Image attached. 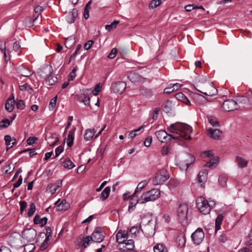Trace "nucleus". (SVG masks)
<instances>
[{"mask_svg":"<svg viewBox=\"0 0 252 252\" xmlns=\"http://www.w3.org/2000/svg\"><path fill=\"white\" fill-rule=\"evenodd\" d=\"M168 130L173 134H168L164 130H159L155 132V134L159 141L161 142H167L172 138L178 139L183 138L184 139L189 140L191 138L190 134L192 131V127L185 124L177 122L171 124Z\"/></svg>","mask_w":252,"mask_h":252,"instance_id":"1","label":"nucleus"},{"mask_svg":"<svg viewBox=\"0 0 252 252\" xmlns=\"http://www.w3.org/2000/svg\"><path fill=\"white\" fill-rule=\"evenodd\" d=\"M196 207L202 214L207 215L210 213L212 207L216 203L213 200H206L203 196H199L196 199Z\"/></svg>","mask_w":252,"mask_h":252,"instance_id":"2","label":"nucleus"},{"mask_svg":"<svg viewBox=\"0 0 252 252\" xmlns=\"http://www.w3.org/2000/svg\"><path fill=\"white\" fill-rule=\"evenodd\" d=\"M160 191L158 189H153L149 191L144 192L141 195V201L144 203L153 201L158 199L160 196Z\"/></svg>","mask_w":252,"mask_h":252,"instance_id":"3","label":"nucleus"},{"mask_svg":"<svg viewBox=\"0 0 252 252\" xmlns=\"http://www.w3.org/2000/svg\"><path fill=\"white\" fill-rule=\"evenodd\" d=\"M188 206L185 203L181 204L177 209V216L180 223L183 225L187 224Z\"/></svg>","mask_w":252,"mask_h":252,"instance_id":"4","label":"nucleus"},{"mask_svg":"<svg viewBox=\"0 0 252 252\" xmlns=\"http://www.w3.org/2000/svg\"><path fill=\"white\" fill-rule=\"evenodd\" d=\"M169 178L168 171L165 169H160L153 180L154 185H158L164 183Z\"/></svg>","mask_w":252,"mask_h":252,"instance_id":"5","label":"nucleus"},{"mask_svg":"<svg viewBox=\"0 0 252 252\" xmlns=\"http://www.w3.org/2000/svg\"><path fill=\"white\" fill-rule=\"evenodd\" d=\"M191 239L194 244L199 245L204 238V233L202 229H197L191 235Z\"/></svg>","mask_w":252,"mask_h":252,"instance_id":"6","label":"nucleus"},{"mask_svg":"<svg viewBox=\"0 0 252 252\" xmlns=\"http://www.w3.org/2000/svg\"><path fill=\"white\" fill-rule=\"evenodd\" d=\"M238 107L237 102L233 99H228L223 102L222 108L225 111H231L236 109Z\"/></svg>","mask_w":252,"mask_h":252,"instance_id":"7","label":"nucleus"},{"mask_svg":"<svg viewBox=\"0 0 252 252\" xmlns=\"http://www.w3.org/2000/svg\"><path fill=\"white\" fill-rule=\"evenodd\" d=\"M93 241L97 243L101 242L104 238V235L102 231V229L101 227H96L92 234Z\"/></svg>","mask_w":252,"mask_h":252,"instance_id":"8","label":"nucleus"},{"mask_svg":"<svg viewBox=\"0 0 252 252\" xmlns=\"http://www.w3.org/2000/svg\"><path fill=\"white\" fill-rule=\"evenodd\" d=\"M90 94H91L90 89H86L83 91L82 93L78 96V101L80 102L84 103L86 105L90 106Z\"/></svg>","mask_w":252,"mask_h":252,"instance_id":"9","label":"nucleus"},{"mask_svg":"<svg viewBox=\"0 0 252 252\" xmlns=\"http://www.w3.org/2000/svg\"><path fill=\"white\" fill-rule=\"evenodd\" d=\"M111 88L114 93L121 94L126 88V83L123 81H119L112 84Z\"/></svg>","mask_w":252,"mask_h":252,"instance_id":"10","label":"nucleus"},{"mask_svg":"<svg viewBox=\"0 0 252 252\" xmlns=\"http://www.w3.org/2000/svg\"><path fill=\"white\" fill-rule=\"evenodd\" d=\"M36 235V231L33 228L27 229L23 231V238L29 241H32L34 240Z\"/></svg>","mask_w":252,"mask_h":252,"instance_id":"11","label":"nucleus"},{"mask_svg":"<svg viewBox=\"0 0 252 252\" xmlns=\"http://www.w3.org/2000/svg\"><path fill=\"white\" fill-rule=\"evenodd\" d=\"M141 196L139 198H138V196L136 194L134 193L131 196L130 201H129V205L128 206V211L129 212L133 211L137 204V203L140 204H144V202H142L141 201Z\"/></svg>","mask_w":252,"mask_h":252,"instance_id":"12","label":"nucleus"},{"mask_svg":"<svg viewBox=\"0 0 252 252\" xmlns=\"http://www.w3.org/2000/svg\"><path fill=\"white\" fill-rule=\"evenodd\" d=\"M127 77L130 81L134 83H144L146 81L145 77L133 71L128 74Z\"/></svg>","mask_w":252,"mask_h":252,"instance_id":"13","label":"nucleus"},{"mask_svg":"<svg viewBox=\"0 0 252 252\" xmlns=\"http://www.w3.org/2000/svg\"><path fill=\"white\" fill-rule=\"evenodd\" d=\"M235 162L239 169L246 168L249 164V161L247 159L240 156H236Z\"/></svg>","mask_w":252,"mask_h":252,"instance_id":"14","label":"nucleus"},{"mask_svg":"<svg viewBox=\"0 0 252 252\" xmlns=\"http://www.w3.org/2000/svg\"><path fill=\"white\" fill-rule=\"evenodd\" d=\"M129 238V235L127 231L119 230L116 234L117 241L119 243L120 245H122L123 242H125L126 240Z\"/></svg>","mask_w":252,"mask_h":252,"instance_id":"15","label":"nucleus"},{"mask_svg":"<svg viewBox=\"0 0 252 252\" xmlns=\"http://www.w3.org/2000/svg\"><path fill=\"white\" fill-rule=\"evenodd\" d=\"M207 134L214 139H218L221 134V131L217 128H210L207 130Z\"/></svg>","mask_w":252,"mask_h":252,"instance_id":"16","label":"nucleus"},{"mask_svg":"<svg viewBox=\"0 0 252 252\" xmlns=\"http://www.w3.org/2000/svg\"><path fill=\"white\" fill-rule=\"evenodd\" d=\"M208 172L205 170H201L198 175V182L202 186L206 182L207 179Z\"/></svg>","mask_w":252,"mask_h":252,"instance_id":"17","label":"nucleus"},{"mask_svg":"<svg viewBox=\"0 0 252 252\" xmlns=\"http://www.w3.org/2000/svg\"><path fill=\"white\" fill-rule=\"evenodd\" d=\"M182 86V84L176 83L174 84H170L169 86L165 88L164 90V93L165 94H170L172 92L177 90L179 88Z\"/></svg>","mask_w":252,"mask_h":252,"instance_id":"18","label":"nucleus"},{"mask_svg":"<svg viewBox=\"0 0 252 252\" xmlns=\"http://www.w3.org/2000/svg\"><path fill=\"white\" fill-rule=\"evenodd\" d=\"M200 92L208 96H214L217 94V89L212 86L209 85L208 89L205 92H202L198 90Z\"/></svg>","mask_w":252,"mask_h":252,"instance_id":"19","label":"nucleus"},{"mask_svg":"<svg viewBox=\"0 0 252 252\" xmlns=\"http://www.w3.org/2000/svg\"><path fill=\"white\" fill-rule=\"evenodd\" d=\"M75 131V128L69 131L67 138L66 140L67 145L68 147H71L73 144V141L74 139V133Z\"/></svg>","mask_w":252,"mask_h":252,"instance_id":"20","label":"nucleus"},{"mask_svg":"<svg viewBox=\"0 0 252 252\" xmlns=\"http://www.w3.org/2000/svg\"><path fill=\"white\" fill-rule=\"evenodd\" d=\"M14 99L9 98L7 99L5 105V109L9 112L12 111L14 108Z\"/></svg>","mask_w":252,"mask_h":252,"instance_id":"21","label":"nucleus"},{"mask_svg":"<svg viewBox=\"0 0 252 252\" xmlns=\"http://www.w3.org/2000/svg\"><path fill=\"white\" fill-rule=\"evenodd\" d=\"M96 130L94 128L87 129L84 134L85 139L87 141L91 140Z\"/></svg>","mask_w":252,"mask_h":252,"instance_id":"22","label":"nucleus"},{"mask_svg":"<svg viewBox=\"0 0 252 252\" xmlns=\"http://www.w3.org/2000/svg\"><path fill=\"white\" fill-rule=\"evenodd\" d=\"M43 10V8L40 5H37L34 7L33 22H34L37 19L39 15L41 14Z\"/></svg>","mask_w":252,"mask_h":252,"instance_id":"23","label":"nucleus"},{"mask_svg":"<svg viewBox=\"0 0 252 252\" xmlns=\"http://www.w3.org/2000/svg\"><path fill=\"white\" fill-rule=\"evenodd\" d=\"M154 252H167V248L162 244H157L154 247Z\"/></svg>","mask_w":252,"mask_h":252,"instance_id":"24","label":"nucleus"},{"mask_svg":"<svg viewBox=\"0 0 252 252\" xmlns=\"http://www.w3.org/2000/svg\"><path fill=\"white\" fill-rule=\"evenodd\" d=\"M110 190V187H106L101 193V195L100 196V200L102 201H104L105 200H106L109 196Z\"/></svg>","mask_w":252,"mask_h":252,"instance_id":"25","label":"nucleus"},{"mask_svg":"<svg viewBox=\"0 0 252 252\" xmlns=\"http://www.w3.org/2000/svg\"><path fill=\"white\" fill-rule=\"evenodd\" d=\"M223 217L222 215H219L217 217L215 220V230L218 231L220 229Z\"/></svg>","mask_w":252,"mask_h":252,"instance_id":"26","label":"nucleus"},{"mask_svg":"<svg viewBox=\"0 0 252 252\" xmlns=\"http://www.w3.org/2000/svg\"><path fill=\"white\" fill-rule=\"evenodd\" d=\"M68 204L65 200H63L59 205H57L56 210L58 211H65L68 208Z\"/></svg>","mask_w":252,"mask_h":252,"instance_id":"27","label":"nucleus"},{"mask_svg":"<svg viewBox=\"0 0 252 252\" xmlns=\"http://www.w3.org/2000/svg\"><path fill=\"white\" fill-rule=\"evenodd\" d=\"M227 179L228 178L226 175L224 174L220 175L219 177V185L222 187H224L226 185Z\"/></svg>","mask_w":252,"mask_h":252,"instance_id":"28","label":"nucleus"},{"mask_svg":"<svg viewBox=\"0 0 252 252\" xmlns=\"http://www.w3.org/2000/svg\"><path fill=\"white\" fill-rule=\"evenodd\" d=\"M176 242L179 247L182 248L186 243L185 237L183 235L178 236L176 238Z\"/></svg>","mask_w":252,"mask_h":252,"instance_id":"29","label":"nucleus"},{"mask_svg":"<svg viewBox=\"0 0 252 252\" xmlns=\"http://www.w3.org/2000/svg\"><path fill=\"white\" fill-rule=\"evenodd\" d=\"M122 244L125 245V246H124V247H125V248L127 250H132L134 247V241L132 239H127L126 240V242H123Z\"/></svg>","mask_w":252,"mask_h":252,"instance_id":"30","label":"nucleus"},{"mask_svg":"<svg viewBox=\"0 0 252 252\" xmlns=\"http://www.w3.org/2000/svg\"><path fill=\"white\" fill-rule=\"evenodd\" d=\"M19 73L24 77H29L32 74L31 70L28 68H22L19 70Z\"/></svg>","mask_w":252,"mask_h":252,"instance_id":"31","label":"nucleus"},{"mask_svg":"<svg viewBox=\"0 0 252 252\" xmlns=\"http://www.w3.org/2000/svg\"><path fill=\"white\" fill-rule=\"evenodd\" d=\"M46 81L47 83L49 85H53L57 81V78L56 77H54L50 74L48 76H45Z\"/></svg>","mask_w":252,"mask_h":252,"instance_id":"32","label":"nucleus"},{"mask_svg":"<svg viewBox=\"0 0 252 252\" xmlns=\"http://www.w3.org/2000/svg\"><path fill=\"white\" fill-rule=\"evenodd\" d=\"M147 184V182L146 180L142 181L141 182H140L138 186L135 189V190L134 191L135 194L138 193L139 192L141 191L142 189L146 186Z\"/></svg>","mask_w":252,"mask_h":252,"instance_id":"33","label":"nucleus"},{"mask_svg":"<svg viewBox=\"0 0 252 252\" xmlns=\"http://www.w3.org/2000/svg\"><path fill=\"white\" fill-rule=\"evenodd\" d=\"M93 241L92 237L91 236H88L85 237H83L82 240V246L86 248L89 245L91 242Z\"/></svg>","mask_w":252,"mask_h":252,"instance_id":"34","label":"nucleus"},{"mask_svg":"<svg viewBox=\"0 0 252 252\" xmlns=\"http://www.w3.org/2000/svg\"><path fill=\"white\" fill-rule=\"evenodd\" d=\"M179 184V182L177 179H171L168 183V186L170 189L177 187Z\"/></svg>","mask_w":252,"mask_h":252,"instance_id":"35","label":"nucleus"},{"mask_svg":"<svg viewBox=\"0 0 252 252\" xmlns=\"http://www.w3.org/2000/svg\"><path fill=\"white\" fill-rule=\"evenodd\" d=\"M63 166L69 169H71L73 168L75 165L73 163V162L68 158L66 159L63 162Z\"/></svg>","mask_w":252,"mask_h":252,"instance_id":"36","label":"nucleus"},{"mask_svg":"<svg viewBox=\"0 0 252 252\" xmlns=\"http://www.w3.org/2000/svg\"><path fill=\"white\" fill-rule=\"evenodd\" d=\"M119 23V21H114L111 24L106 25L105 28L106 30L110 31L113 29H115Z\"/></svg>","mask_w":252,"mask_h":252,"instance_id":"37","label":"nucleus"},{"mask_svg":"<svg viewBox=\"0 0 252 252\" xmlns=\"http://www.w3.org/2000/svg\"><path fill=\"white\" fill-rule=\"evenodd\" d=\"M36 210L35 205L34 203H31L30 205V208L29 209V211L28 212V216L31 217H32L34 213H35Z\"/></svg>","mask_w":252,"mask_h":252,"instance_id":"38","label":"nucleus"},{"mask_svg":"<svg viewBox=\"0 0 252 252\" xmlns=\"http://www.w3.org/2000/svg\"><path fill=\"white\" fill-rule=\"evenodd\" d=\"M140 229L137 226H132L131 227L130 229L129 230V233L132 235L134 236H136L137 234L139 233Z\"/></svg>","mask_w":252,"mask_h":252,"instance_id":"39","label":"nucleus"},{"mask_svg":"<svg viewBox=\"0 0 252 252\" xmlns=\"http://www.w3.org/2000/svg\"><path fill=\"white\" fill-rule=\"evenodd\" d=\"M13 165H11V164H8L4 167L3 171L4 173L9 174L11 173L13 171Z\"/></svg>","mask_w":252,"mask_h":252,"instance_id":"40","label":"nucleus"},{"mask_svg":"<svg viewBox=\"0 0 252 252\" xmlns=\"http://www.w3.org/2000/svg\"><path fill=\"white\" fill-rule=\"evenodd\" d=\"M219 162L218 157L216 158H214L213 159H211L210 161H208L205 165L207 167H211L213 166L214 164H217Z\"/></svg>","mask_w":252,"mask_h":252,"instance_id":"41","label":"nucleus"},{"mask_svg":"<svg viewBox=\"0 0 252 252\" xmlns=\"http://www.w3.org/2000/svg\"><path fill=\"white\" fill-rule=\"evenodd\" d=\"M101 86L100 84H97L95 86V87L93 90H91V93H93L94 95H97L100 91Z\"/></svg>","mask_w":252,"mask_h":252,"instance_id":"42","label":"nucleus"},{"mask_svg":"<svg viewBox=\"0 0 252 252\" xmlns=\"http://www.w3.org/2000/svg\"><path fill=\"white\" fill-rule=\"evenodd\" d=\"M57 100V96H55L51 100L49 105L50 110H53L55 108Z\"/></svg>","mask_w":252,"mask_h":252,"instance_id":"43","label":"nucleus"},{"mask_svg":"<svg viewBox=\"0 0 252 252\" xmlns=\"http://www.w3.org/2000/svg\"><path fill=\"white\" fill-rule=\"evenodd\" d=\"M76 67H75L68 76V81H72L76 76Z\"/></svg>","mask_w":252,"mask_h":252,"instance_id":"44","label":"nucleus"},{"mask_svg":"<svg viewBox=\"0 0 252 252\" xmlns=\"http://www.w3.org/2000/svg\"><path fill=\"white\" fill-rule=\"evenodd\" d=\"M161 2V0H153L150 4V7L152 8H156L159 6Z\"/></svg>","mask_w":252,"mask_h":252,"instance_id":"45","label":"nucleus"},{"mask_svg":"<svg viewBox=\"0 0 252 252\" xmlns=\"http://www.w3.org/2000/svg\"><path fill=\"white\" fill-rule=\"evenodd\" d=\"M143 127H144V126H141L140 127H139V128H138L137 129H135L134 130L131 131L129 133V134H128L129 138L132 139V138H133L134 137H135L136 136V132H137L138 131H139L142 129H143Z\"/></svg>","mask_w":252,"mask_h":252,"instance_id":"46","label":"nucleus"},{"mask_svg":"<svg viewBox=\"0 0 252 252\" xmlns=\"http://www.w3.org/2000/svg\"><path fill=\"white\" fill-rule=\"evenodd\" d=\"M10 124V122L8 119L3 120L0 123V127H7Z\"/></svg>","mask_w":252,"mask_h":252,"instance_id":"47","label":"nucleus"},{"mask_svg":"<svg viewBox=\"0 0 252 252\" xmlns=\"http://www.w3.org/2000/svg\"><path fill=\"white\" fill-rule=\"evenodd\" d=\"M228 240L227 235L226 233H222L219 237V241L222 243H225Z\"/></svg>","mask_w":252,"mask_h":252,"instance_id":"48","label":"nucleus"},{"mask_svg":"<svg viewBox=\"0 0 252 252\" xmlns=\"http://www.w3.org/2000/svg\"><path fill=\"white\" fill-rule=\"evenodd\" d=\"M117 49L116 48H113L110 53L108 55V58L109 59L114 58L117 54Z\"/></svg>","mask_w":252,"mask_h":252,"instance_id":"49","label":"nucleus"},{"mask_svg":"<svg viewBox=\"0 0 252 252\" xmlns=\"http://www.w3.org/2000/svg\"><path fill=\"white\" fill-rule=\"evenodd\" d=\"M16 106L18 109L23 110L25 107V103L23 100H20L17 102Z\"/></svg>","mask_w":252,"mask_h":252,"instance_id":"50","label":"nucleus"},{"mask_svg":"<svg viewBox=\"0 0 252 252\" xmlns=\"http://www.w3.org/2000/svg\"><path fill=\"white\" fill-rule=\"evenodd\" d=\"M37 140V138L35 137H30L27 140V142L29 145H32Z\"/></svg>","mask_w":252,"mask_h":252,"instance_id":"51","label":"nucleus"},{"mask_svg":"<svg viewBox=\"0 0 252 252\" xmlns=\"http://www.w3.org/2000/svg\"><path fill=\"white\" fill-rule=\"evenodd\" d=\"M90 9L91 6H89L87 5H86L84 13V16L86 19H87L89 17V11Z\"/></svg>","mask_w":252,"mask_h":252,"instance_id":"52","label":"nucleus"},{"mask_svg":"<svg viewBox=\"0 0 252 252\" xmlns=\"http://www.w3.org/2000/svg\"><path fill=\"white\" fill-rule=\"evenodd\" d=\"M208 121L209 123L214 126H219V122L215 118L209 117Z\"/></svg>","mask_w":252,"mask_h":252,"instance_id":"53","label":"nucleus"},{"mask_svg":"<svg viewBox=\"0 0 252 252\" xmlns=\"http://www.w3.org/2000/svg\"><path fill=\"white\" fill-rule=\"evenodd\" d=\"M186 96L183 93H178L175 94V97L179 100L183 101Z\"/></svg>","mask_w":252,"mask_h":252,"instance_id":"54","label":"nucleus"},{"mask_svg":"<svg viewBox=\"0 0 252 252\" xmlns=\"http://www.w3.org/2000/svg\"><path fill=\"white\" fill-rule=\"evenodd\" d=\"M20 206V211L21 213H22L25 210V209L27 207V203L25 201H21L19 203Z\"/></svg>","mask_w":252,"mask_h":252,"instance_id":"55","label":"nucleus"},{"mask_svg":"<svg viewBox=\"0 0 252 252\" xmlns=\"http://www.w3.org/2000/svg\"><path fill=\"white\" fill-rule=\"evenodd\" d=\"M152 141V136H149L145 140V141L144 142V145L146 147H149L151 145V144Z\"/></svg>","mask_w":252,"mask_h":252,"instance_id":"56","label":"nucleus"},{"mask_svg":"<svg viewBox=\"0 0 252 252\" xmlns=\"http://www.w3.org/2000/svg\"><path fill=\"white\" fill-rule=\"evenodd\" d=\"M22 180H23L22 177V176H20L19 178V179L17 181V182L14 184V189L12 190V192H13V191L15 188L19 187L22 184Z\"/></svg>","mask_w":252,"mask_h":252,"instance_id":"57","label":"nucleus"},{"mask_svg":"<svg viewBox=\"0 0 252 252\" xmlns=\"http://www.w3.org/2000/svg\"><path fill=\"white\" fill-rule=\"evenodd\" d=\"M46 240H49L50 237L52 235L51 228L49 226L46 227Z\"/></svg>","mask_w":252,"mask_h":252,"instance_id":"58","label":"nucleus"},{"mask_svg":"<svg viewBox=\"0 0 252 252\" xmlns=\"http://www.w3.org/2000/svg\"><path fill=\"white\" fill-rule=\"evenodd\" d=\"M4 140L5 145L8 147L10 145V142L12 141V139L10 135H6L4 136Z\"/></svg>","mask_w":252,"mask_h":252,"instance_id":"59","label":"nucleus"},{"mask_svg":"<svg viewBox=\"0 0 252 252\" xmlns=\"http://www.w3.org/2000/svg\"><path fill=\"white\" fill-rule=\"evenodd\" d=\"M63 148L61 146H59L56 148L55 149L56 157H58L63 152Z\"/></svg>","mask_w":252,"mask_h":252,"instance_id":"60","label":"nucleus"},{"mask_svg":"<svg viewBox=\"0 0 252 252\" xmlns=\"http://www.w3.org/2000/svg\"><path fill=\"white\" fill-rule=\"evenodd\" d=\"M169 152V148L167 146H163L161 150V153L162 156L167 155Z\"/></svg>","mask_w":252,"mask_h":252,"instance_id":"61","label":"nucleus"},{"mask_svg":"<svg viewBox=\"0 0 252 252\" xmlns=\"http://www.w3.org/2000/svg\"><path fill=\"white\" fill-rule=\"evenodd\" d=\"M93 41L92 40H89L87 43H86L84 45V48L88 50L90 49L93 45Z\"/></svg>","mask_w":252,"mask_h":252,"instance_id":"62","label":"nucleus"},{"mask_svg":"<svg viewBox=\"0 0 252 252\" xmlns=\"http://www.w3.org/2000/svg\"><path fill=\"white\" fill-rule=\"evenodd\" d=\"M21 48L20 43L18 41H15L13 45V49L15 52H17Z\"/></svg>","mask_w":252,"mask_h":252,"instance_id":"63","label":"nucleus"},{"mask_svg":"<svg viewBox=\"0 0 252 252\" xmlns=\"http://www.w3.org/2000/svg\"><path fill=\"white\" fill-rule=\"evenodd\" d=\"M247 243L248 245H252V229L250 231L249 234Z\"/></svg>","mask_w":252,"mask_h":252,"instance_id":"64","label":"nucleus"}]
</instances>
